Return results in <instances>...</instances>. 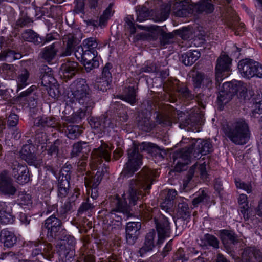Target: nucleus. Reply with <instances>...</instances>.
Returning <instances> with one entry per match:
<instances>
[{
    "label": "nucleus",
    "instance_id": "1",
    "mask_svg": "<svg viewBox=\"0 0 262 262\" xmlns=\"http://www.w3.org/2000/svg\"><path fill=\"white\" fill-rule=\"evenodd\" d=\"M157 176V170H154L146 166L144 167L137 176V178L130 181L128 191L123 195V199H120L117 196L114 198L112 205L115 207L110 212L111 216L115 214V212L128 214L130 207L135 205L136 202L143 196L142 191L139 189L142 188L144 191L150 189L154 178Z\"/></svg>",
    "mask_w": 262,
    "mask_h": 262
},
{
    "label": "nucleus",
    "instance_id": "2",
    "mask_svg": "<svg viewBox=\"0 0 262 262\" xmlns=\"http://www.w3.org/2000/svg\"><path fill=\"white\" fill-rule=\"evenodd\" d=\"M73 102L78 103L83 109H79L68 117L67 121L72 123H79L86 116V110L92 108L95 104L91 91L84 79H78L71 85Z\"/></svg>",
    "mask_w": 262,
    "mask_h": 262
},
{
    "label": "nucleus",
    "instance_id": "3",
    "mask_svg": "<svg viewBox=\"0 0 262 262\" xmlns=\"http://www.w3.org/2000/svg\"><path fill=\"white\" fill-rule=\"evenodd\" d=\"M192 141L190 147L183 148L173 154L172 158L176 171L183 170L185 166L190 162L191 157L199 159L212 151V145L210 141L200 139H193Z\"/></svg>",
    "mask_w": 262,
    "mask_h": 262
},
{
    "label": "nucleus",
    "instance_id": "4",
    "mask_svg": "<svg viewBox=\"0 0 262 262\" xmlns=\"http://www.w3.org/2000/svg\"><path fill=\"white\" fill-rule=\"evenodd\" d=\"M191 0L176 2L172 6L176 14L186 17L189 14L211 13L214 9L211 0H201L196 4H191Z\"/></svg>",
    "mask_w": 262,
    "mask_h": 262
},
{
    "label": "nucleus",
    "instance_id": "5",
    "mask_svg": "<svg viewBox=\"0 0 262 262\" xmlns=\"http://www.w3.org/2000/svg\"><path fill=\"white\" fill-rule=\"evenodd\" d=\"M223 129L226 136L235 144H246L250 139L249 126L242 119L228 123L224 126Z\"/></svg>",
    "mask_w": 262,
    "mask_h": 262
},
{
    "label": "nucleus",
    "instance_id": "6",
    "mask_svg": "<svg viewBox=\"0 0 262 262\" xmlns=\"http://www.w3.org/2000/svg\"><path fill=\"white\" fill-rule=\"evenodd\" d=\"M137 146L134 145L127 150V161L124 166L121 173L123 177H129L135 173L142 166L143 156L140 153Z\"/></svg>",
    "mask_w": 262,
    "mask_h": 262
},
{
    "label": "nucleus",
    "instance_id": "7",
    "mask_svg": "<svg viewBox=\"0 0 262 262\" xmlns=\"http://www.w3.org/2000/svg\"><path fill=\"white\" fill-rule=\"evenodd\" d=\"M44 227L47 230V238L52 242L55 239L62 240L66 230L63 228L61 220L57 214H51L45 221Z\"/></svg>",
    "mask_w": 262,
    "mask_h": 262
},
{
    "label": "nucleus",
    "instance_id": "8",
    "mask_svg": "<svg viewBox=\"0 0 262 262\" xmlns=\"http://www.w3.org/2000/svg\"><path fill=\"white\" fill-rule=\"evenodd\" d=\"M77 59L83 63L86 71L89 72L99 66V61L96 59L97 51L84 49L82 46H78L74 53Z\"/></svg>",
    "mask_w": 262,
    "mask_h": 262
},
{
    "label": "nucleus",
    "instance_id": "9",
    "mask_svg": "<svg viewBox=\"0 0 262 262\" xmlns=\"http://www.w3.org/2000/svg\"><path fill=\"white\" fill-rule=\"evenodd\" d=\"M238 70L242 76L250 78L254 76L262 78V65L252 59H245L238 64Z\"/></svg>",
    "mask_w": 262,
    "mask_h": 262
},
{
    "label": "nucleus",
    "instance_id": "10",
    "mask_svg": "<svg viewBox=\"0 0 262 262\" xmlns=\"http://www.w3.org/2000/svg\"><path fill=\"white\" fill-rule=\"evenodd\" d=\"M17 189L13 179L6 171L0 173V194L11 197L14 195Z\"/></svg>",
    "mask_w": 262,
    "mask_h": 262
},
{
    "label": "nucleus",
    "instance_id": "11",
    "mask_svg": "<svg viewBox=\"0 0 262 262\" xmlns=\"http://www.w3.org/2000/svg\"><path fill=\"white\" fill-rule=\"evenodd\" d=\"M157 29V32L160 33L159 43L161 47H165L172 43L176 35L180 36L183 39H187L189 38V31L186 29L177 30L169 33L165 32L162 28H158Z\"/></svg>",
    "mask_w": 262,
    "mask_h": 262
},
{
    "label": "nucleus",
    "instance_id": "12",
    "mask_svg": "<svg viewBox=\"0 0 262 262\" xmlns=\"http://www.w3.org/2000/svg\"><path fill=\"white\" fill-rule=\"evenodd\" d=\"M199 174L201 178L204 180H207L208 174L207 172L206 164L205 162L203 163H196L190 168L188 174L185 179L183 180V189L185 191L189 189L188 184L195 174L198 176Z\"/></svg>",
    "mask_w": 262,
    "mask_h": 262
},
{
    "label": "nucleus",
    "instance_id": "13",
    "mask_svg": "<svg viewBox=\"0 0 262 262\" xmlns=\"http://www.w3.org/2000/svg\"><path fill=\"white\" fill-rule=\"evenodd\" d=\"M156 229L158 235L157 244L163 243L164 238L169 237L170 233L169 223L167 217L161 215L158 218H155Z\"/></svg>",
    "mask_w": 262,
    "mask_h": 262
},
{
    "label": "nucleus",
    "instance_id": "14",
    "mask_svg": "<svg viewBox=\"0 0 262 262\" xmlns=\"http://www.w3.org/2000/svg\"><path fill=\"white\" fill-rule=\"evenodd\" d=\"M231 64V59L225 54H222L216 61L215 67L216 81L219 83L222 81L224 77L227 76L225 74V72L229 71Z\"/></svg>",
    "mask_w": 262,
    "mask_h": 262
},
{
    "label": "nucleus",
    "instance_id": "15",
    "mask_svg": "<svg viewBox=\"0 0 262 262\" xmlns=\"http://www.w3.org/2000/svg\"><path fill=\"white\" fill-rule=\"evenodd\" d=\"M111 149L106 144H102L98 148L94 149L91 154L93 162L95 164H100L102 159L108 162L111 159Z\"/></svg>",
    "mask_w": 262,
    "mask_h": 262
},
{
    "label": "nucleus",
    "instance_id": "16",
    "mask_svg": "<svg viewBox=\"0 0 262 262\" xmlns=\"http://www.w3.org/2000/svg\"><path fill=\"white\" fill-rule=\"evenodd\" d=\"M105 171L103 169L94 172H87L84 177V183L86 187L97 188L100 184L105 172H107L106 168Z\"/></svg>",
    "mask_w": 262,
    "mask_h": 262
},
{
    "label": "nucleus",
    "instance_id": "17",
    "mask_svg": "<svg viewBox=\"0 0 262 262\" xmlns=\"http://www.w3.org/2000/svg\"><path fill=\"white\" fill-rule=\"evenodd\" d=\"M12 172L17 183L20 184H26L30 180L29 171L26 166L16 163L13 165Z\"/></svg>",
    "mask_w": 262,
    "mask_h": 262
},
{
    "label": "nucleus",
    "instance_id": "18",
    "mask_svg": "<svg viewBox=\"0 0 262 262\" xmlns=\"http://www.w3.org/2000/svg\"><path fill=\"white\" fill-rule=\"evenodd\" d=\"M78 71V63L74 61H67L63 63L60 69L61 77L69 79L74 76Z\"/></svg>",
    "mask_w": 262,
    "mask_h": 262
},
{
    "label": "nucleus",
    "instance_id": "19",
    "mask_svg": "<svg viewBox=\"0 0 262 262\" xmlns=\"http://www.w3.org/2000/svg\"><path fill=\"white\" fill-rule=\"evenodd\" d=\"M156 236V233L154 230L150 231L146 234L143 245L139 250L141 256H143L146 253L151 251L155 248Z\"/></svg>",
    "mask_w": 262,
    "mask_h": 262
},
{
    "label": "nucleus",
    "instance_id": "20",
    "mask_svg": "<svg viewBox=\"0 0 262 262\" xmlns=\"http://www.w3.org/2000/svg\"><path fill=\"white\" fill-rule=\"evenodd\" d=\"M33 148L34 147L31 145L26 144L23 146L20 151L21 158L30 165H36L38 164L36 157L34 152L32 151Z\"/></svg>",
    "mask_w": 262,
    "mask_h": 262
},
{
    "label": "nucleus",
    "instance_id": "21",
    "mask_svg": "<svg viewBox=\"0 0 262 262\" xmlns=\"http://www.w3.org/2000/svg\"><path fill=\"white\" fill-rule=\"evenodd\" d=\"M0 241L5 247L11 248L16 245L17 238L13 232L5 229L0 232Z\"/></svg>",
    "mask_w": 262,
    "mask_h": 262
},
{
    "label": "nucleus",
    "instance_id": "22",
    "mask_svg": "<svg viewBox=\"0 0 262 262\" xmlns=\"http://www.w3.org/2000/svg\"><path fill=\"white\" fill-rule=\"evenodd\" d=\"M11 211L5 202L0 201V223L2 224L7 225L13 222L14 216Z\"/></svg>",
    "mask_w": 262,
    "mask_h": 262
},
{
    "label": "nucleus",
    "instance_id": "23",
    "mask_svg": "<svg viewBox=\"0 0 262 262\" xmlns=\"http://www.w3.org/2000/svg\"><path fill=\"white\" fill-rule=\"evenodd\" d=\"M58 44L57 42H54L43 48L39 54L40 57L47 62H50L57 54L58 50L56 47Z\"/></svg>",
    "mask_w": 262,
    "mask_h": 262
},
{
    "label": "nucleus",
    "instance_id": "24",
    "mask_svg": "<svg viewBox=\"0 0 262 262\" xmlns=\"http://www.w3.org/2000/svg\"><path fill=\"white\" fill-rule=\"evenodd\" d=\"M262 256L258 251L249 248L244 250L242 254V262H261Z\"/></svg>",
    "mask_w": 262,
    "mask_h": 262
},
{
    "label": "nucleus",
    "instance_id": "25",
    "mask_svg": "<svg viewBox=\"0 0 262 262\" xmlns=\"http://www.w3.org/2000/svg\"><path fill=\"white\" fill-rule=\"evenodd\" d=\"M69 177L60 175L58 183V195L61 198H66L69 191Z\"/></svg>",
    "mask_w": 262,
    "mask_h": 262
},
{
    "label": "nucleus",
    "instance_id": "26",
    "mask_svg": "<svg viewBox=\"0 0 262 262\" xmlns=\"http://www.w3.org/2000/svg\"><path fill=\"white\" fill-rule=\"evenodd\" d=\"M225 88L229 89L233 96L239 93L241 96L244 94L247 91L245 84L241 81H232L225 82Z\"/></svg>",
    "mask_w": 262,
    "mask_h": 262
},
{
    "label": "nucleus",
    "instance_id": "27",
    "mask_svg": "<svg viewBox=\"0 0 262 262\" xmlns=\"http://www.w3.org/2000/svg\"><path fill=\"white\" fill-rule=\"evenodd\" d=\"M200 53L196 51H189L181 55L180 60L185 66L192 65L200 57Z\"/></svg>",
    "mask_w": 262,
    "mask_h": 262
},
{
    "label": "nucleus",
    "instance_id": "28",
    "mask_svg": "<svg viewBox=\"0 0 262 262\" xmlns=\"http://www.w3.org/2000/svg\"><path fill=\"white\" fill-rule=\"evenodd\" d=\"M233 96L230 88L226 89L225 83H224L222 89L219 92L217 99V103L220 105V109L222 110L221 106L228 103L232 99Z\"/></svg>",
    "mask_w": 262,
    "mask_h": 262
},
{
    "label": "nucleus",
    "instance_id": "29",
    "mask_svg": "<svg viewBox=\"0 0 262 262\" xmlns=\"http://www.w3.org/2000/svg\"><path fill=\"white\" fill-rule=\"evenodd\" d=\"M21 37L24 41L33 42L36 45H39L42 42L39 35L31 29L24 31L21 34Z\"/></svg>",
    "mask_w": 262,
    "mask_h": 262
},
{
    "label": "nucleus",
    "instance_id": "30",
    "mask_svg": "<svg viewBox=\"0 0 262 262\" xmlns=\"http://www.w3.org/2000/svg\"><path fill=\"white\" fill-rule=\"evenodd\" d=\"M90 151L91 148L88 143L79 141L73 144L71 155L72 157H75L78 156L80 153L88 154Z\"/></svg>",
    "mask_w": 262,
    "mask_h": 262
},
{
    "label": "nucleus",
    "instance_id": "31",
    "mask_svg": "<svg viewBox=\"0 0 262 262\" xmlns=\"http://www.w3.org/2000/svg\"><path fill=\"white\" fill-rule=\"evenodd\" d=\"M136 92L134 87L129 86L124 89L123 94L121 96L120 98L128 103L133 104L136 102Z\"/></svg>",
    "mask_w": 262,
    "mask_h": 262
},
{
    "label": "nucleus",
    "instance_id": "32",
    "mask_svg": "<svg viewBox=\"0 0 262 262\" xmlns=\"http://www.w3.org/2000/svg\"><path fill=\"white\" fill-rule=\"evenodd\" d=\"M34 125L38 127H55L56 123L54 119L51 117H37L34 120Z\"/></svg>",
    "mask_w": 262,
    "mask_h": 262
},
{
    "label": "nucleus",
    "instance_id": "33",
    "mask_svg": "<svg viewBox=\"0 0 262 262\" xmlns=\"http://www.w3.org/2000/svg\"><path fill=\"white\" fill-rule=\"evenodd\" d=\"M178 210L180 215L182 217H185L190 214L188 205L184 198H180L178 200Z\"/></svg>",
    "mask_w": 262,
    "mask_h": 262
},
{
    "label": "nucleus",
    "instance_id": "34",
    "mask_svg": "<svg viewBox=\"0 0 262 262\" xmlns=\"http://www.w3.org/2000/svg\"><path fill=\"white\" fill-rule=\"evenodd\" d=\"M136 145L140 151H146L149 154L156 155L160 151L159 148L156 145L151 143L143 142L141 144Z\"/></svg>",
    "mask_w": 262,
    "mask_h": 262
},
{
    "label": "nucleus",
    "instance_id": "35",
    "mask_svg": "<svg viewBox=\"0 0 262 262\" xmlns=\"http://www.w3.org/2000/svg\"><path fill=\"white\" fill-rule=\"evenodd\" d=\"M112 80L100 76L97 78L94 87L96 90L105 91L107 90Z\"/></svg>",
    "mask_w": 262,
    "mask_h": 262
},
{
    "label": "nucleus",
    "instance_id": "36",
    "mask_svg": "<svg viewBox=\"0 0 262 262\" xmlns=\"http://www.w3.org/2000/svg\"><path fill=\"white\" fill-rule=\"evenodd\" d=\"M1 69L7 79L13 78L16 75V68L13 64L4 63L1 67Z\"/></svg>",
    "mask_w": 262,
    "mask_h": 262
},
{
    "label": "nucleus",
    "instance_id": "37",
    "mask_svg": "<svg viewBox=\"0 0 262 262\" xmlns=\"http://www.w3.org/2000/svg\"><path fill=\"white\" fill-rule=\"evenodd\" d=\"M210 200V196L208 191L202 190L199 194L192 201V204L194 207L198 206L201 203H206Z\"/></svg>",
    "mask_w": 262,
    "mask_h": 262
},
{
    "label": "nucleus",
    "instance_id": "38",
    "mask_svg": "<svg viewBox=\"0 0 262 262\" xmlns=\"http://www.w3.org/2000/svg\"><path fill=\"white\" fill-rule=\"evenodd\" d=\"M202 244L201 245L202 246H206L207 245H209L214 248H219V242L217 238L212 235L209 234L204 235V237L202 239Z\"/></svg>",
    "mask_w": 262,
    "mask_h": 262
},
{
    "label": "nucleus",
    "instance_id": "39",
    "mask_svg": "<svg viewBox=\"0 0 262 262\" xmlns=\"http://www.w3.org/2000/svg\"><path fill=\"white\" fill-rule=\"evenodd\" d=\"M67 136L71 139L77 138L82 133V130L78 125H70L67 127Z\"/></svg>",
    "mask_w": 262,
    "mask_h": 262
},
{
    "label": "nucleus",
    "instance_id": "40",
    "mask_svg": "<svg viewBox=\"0 0 262 262\" xmlns=\"http://www.w3.org/2000/svg\"><path fill=\"white\" fill-rule=\"evenodd\" d=\"M29 76V73L27 70L25 69L21 71L17 79V86L19 90L23 89L28 84Z\"/></svg>",
    "mask_w": 262,
    "mask_h": 262
},
{
    "label": "nucleus",
    "instance_id": "41",
    "mask_svg": "<svg viewBox=\"0 0 262 262\" xmlns=\"http://www.w3.org/2000/svg\"><path fill=\"white\" fill-rule=\"evenodd\" d=\"M48 71H45L41 75V84L45 86H48L51 84H54L55 79L52 75L51 71L47 68Z\"/></svg>",
    "mask_w": 262,
    "mask_h": 262
},
{
    "label": "nucleus",
    "instance_id": "42",
    "mask_svg": "<svg viewBox=\"0 0 262 262\" xmlns=\"http://www.w3.org/2000/svg\"><path fill=\"white\" fill-rule=\"evenodd\" d=\"M137 12V21H142L146 19L149 16L150 12L146 6H139L136 11Z\"/></svg>",
    "mask_w": 262,
    "mask_h": 262
},
{
    "label": "nucleus",
    "instance_id": "43",
    "mask_svg": "<svg viewBox=\"0 0 262 262\" xmlns=\"http://www.w3.org/2000/svg\"><path fill=\"white\" fill-rule=\"evenodd\" d=\"M83 47L84 49L87 50L96 51L98 47V42L96 38L94 37H90L84 39L83 41Z\"/></svg>",
    "mask_w": 262,
    "mask_h": 262
},
{
    "label": "nucleus",
    "instance_id": "44",
    "mask_svg": "<svg viewBox=\"0 0 262 262\" xmlns=\"http://www.w3.org/2000/svg\"><path fill=\"white\" fill-rule=\"evenodd\" d=\"M177 91L179 95L186 100H192L194 98V94L186 86H180L178 87Z\"/></svg>",
    "mask_w": 262,
    "mask_h": 262
},
{
    "label": "nucleus",
    "instance_id": "45",
    "mask_svg": "<svg viewBox=\"0 0 262 262\" xmlns=\"http://www.w3.org/2000/svg\"><path fill=\"white\" fill-rule=\"evenodd\" d=\"M205 74L198 71L193 70L191 72V77L193 84L195 88H200L202 86V80Z\"/></svg>",
    "mask_w": 262,
    "mask_h": 262
},
{
    "label": "nucleus",
    "instance_id": "46",
    "mask_svg": "<svg viewBox=\"0 0 262 262\" xmlns=\"http://www.w3.org/2000/svg\"><path fill=\"white\" fill-rule=\"evenodd\" d=\"M156 122L163 127L171 126L172 122L170 117L163 114H158L156 117Z\"/></svg>",
    "mask_w": 262,
    "mask_h": 262
},
{
    "label": "nucleus",
    "instance_id": "47",
    "mask_svg": "<svg viewBox=\"0 0 262 262\" xmlns=\"http://www.w3.org/2000/svg\"><path fill=\"white\" fill-rule=\"evenodd\" d=\"M21 57L18 53H16L14 51L10 50L4 51L0 53V60H4L6 58H10L12 60L19 59Z\"/></svg>",
    "mask_w": 262,
    "mask_h": 262
},
{
    "label": "nucleus",
    "instance_id": "48",
    "mask_svg": "<svg viewBox=\"0 0 262 262\" xmlns=\"http://www.w3.org/2000/svg\"><path fill=\"white\" fill-rule=\"evenodd\" d=\"M141 227V224L139 222H130L126 226V232L139 234V230Z\"/></svg>",
    "mask_w": 262,
    "mask_h": 262
},
{
    "label": "nucleus",
    "instance_id": "49",
    "mask_svg": "<svg viewBox=\"0 0 262 262\" xmlns=\"http://www.w3.org/2000/svg\"><path fill=\"white\" fill-rule=\"evenodd\" d=\"M111 5L103 12L102 15L101 16L99 19V25L101 26H105L108 19L112 15Z\"/></svg>",
    "mask_w": 262,
    "mask_h": 262
},
{
    "label": "nucleus",
    "instance_id": "50",
    "mask_svg": "<svg viewBox=\"0 0 262 262\" xmlns=\"http://www.w3.org/2000/svg\"><path fill=\"white\" fill-rule=\"evenodd\" d=\"M33 20L27 16H21L16 22L15 28L27 27Z\"/></svg>",
    "mask_w": 262,
    "mask_h": 262
},
{
    "label": "nucleus",
    "instance_id": "51",
    "mask_svg": "<svg viewBox=\"0 0 262 262\" xmlns=\"http://www.w3.org/2000/svg\"><path fill=\"white\" fill-rule=\"evenodd\" d=\"M158 28H161L157 25H151L147 27V31L148 32V35L149 39L155 40L158 38L159 36H160V33H158V31H157Z\"/></svg>",
    "mask_w": 262,
    "mask_h": 262
},
{
    "label": "nucleus",
    "instance_id": "52",
    "mask_svg": "<svg viewBox=\"0 0 262 262\" xmlns=\"http://www.w3.org/2000/svg\"><path fill=\"white\" fill-rule=\"evenodd\" d=\"M44 244V248L42 249V255L47 258L50 259L53 255V247L51 244L47 243H43Z\"/></svg>",
    "mask_w": 262,
    "mask_h": 262
},
{
    "label": "nucleus",
    "instance_id": "53",
    "mask_svg": "<svg viewBox=\"0 0 262 262\" xmlns=\"http://www.w3.org/2000/svg\"><path fill=\"white\" fill-rule=\"evenodd\" d=\"M134 21L133 17L131 15L128 16L125 18V27L132 34H134L136 32V28L134 24Z\"/></svg>",
    "mask_w": 262,
    "mask_h": 262
},
{
    "label": "nucleus",
    "instance_id": "54",
    "mask_svg": "<svg viewBox=\"0 0 262 262\" xmlns=\"http://www.w3.org/2000/svg\"><path fill=\"white\" fill-rule=\"evenodd\" d=\"M59 141L56 140L53 144L48 145L47 147L46 150L49 155L52 156L57 155L58 152V146Z\"/></svg>",
    "mask_w": 262,
    "mask_h": 262
},
{
    "label": "nucleus",
    "instance_id": "55",
    "mask_svg": "<svg viewBox=\"0 0 262 262\" xmlns=\"http://www.w3.org/2000/svg\"><path fill=\"white\" fill-rule=\"evenodd\" d=\"M33 244L35 248L32 250V255L36 256L40 254L42 255V251L45 247L43 243L41 242H34Z\"/></svg>",
    "mask_w": 262,
    "mask_h": 262
},
{
    "label": "nucleus",
    "instance_id": "56",
    "mask_svg": "<svg viewBox=\"0 0 262 262\" xmlns=\"http://www.w3.org/2000/svg\"><path fill=\"white\" fill-rule=\"evenodd\" d=\"M227 239L230 241L231 243L235 244L237 242V236L235 234L229 231H224L223 234V240Z\"/></svg>",
    "mask_w": 262,
    "mask_h": 262
},
{
    "label": "nucleus",
    "instance_id": "57",
    "mask_svg": "<svg viewBox=\"0 0 262 262\" xmlns=\"http://www.w3.org/2000/svg\"><path fill=\"white\" fill-rule=\"evenodd\" d=\"M18 116L14 113H11L8 118L7 123L9 126H16L18 123Z\"/></svg>",
    "mask_w": 262,
    "mask_h": 262
},
{
    "label": "nucleus",
    "instance_id": "58",
    "mask_svg": "<svg viewBox=\"0 0 262 262\" xmlns=\"http://www.w3.org/2000/svg\"><path fill=\"white\" fill-rule=\"evenodd\" d=\"M112 68V65L110 63H107L103 69L102 74L100 76L112 80V74L110 70Z\"/></svg>",
    "mask_w": 262,
    "mask_h": 262
},
{
    "label": "nucleus",
    "instance_id": "59",
    "mask_svg": "<svg viewBox=\"0 0 262 262\" xmlns=\"http://www.w3.org/2000/svg\"><path fill=\"white\" fill-rule=\"evenodd\" d=\"M139 234L126 232V240L128 244L134 245L138 238Z\"/></svg>",
    "mask_w": 262,
    "mask_h": 262
},
{
    "label": "nucleus",
    "instance_id": "60",
    "mask_svg": "<svg viewBox=\"0 0 262 262\" xmlns=\"http://www.w3.org/2000/svg\"><path fill=\"white\" fill-rule=\"evenodd\" d=\"M18 201L21 205H28L32 203L31 196L29 194H21L19 195Z\"/></svg>",
    "mask_w": 262,
    "mask_h": 262
},
{
    "label": "nucleus",
    "instance_id": "61",
    "mask_svg": "<svg viewBox=\"0 0 262 262\" xmlns=\"http://www.w3.org/2000/svg\"><path fill=\"white\" fill-rule=\"evenodd\" d=\"M235 184L237 188L243 189L248 193L252 192V186L250 183L246 184L239 180H235Z\"/></svg>",
    "mask_w": 262,
    "mask_h": 262
},
{
    "label": "nucleus",
    "instance_id": "62",
    "mask_svg": "<svg viewBox=\"0 0 262 262\" xmlns=\"http://www.w3.org/2000/svg\"><path fill=\"white\" fill-rule=\"evenodd\" d=\"M64 42H66V45H69L72 47L74 48L77 43L76 38L73 34H69L64 38Z\"/></svg>",
    "mask_w": 262,
    "mask_h": 262
},
{
    "label": "nucleus",
    "instance_id": "63",
    "mask_svg": "<svg viewBox=\"0 0 262 262\" xmlns=\"http://www.w3.org/2000/svg\"><path fill=\"white\" fill-rule=\"evenodd\" d=\"M173 259L175 261L179 260H187V259L185 257L184 250L182 248H179L173 256Z\"/></svg>",
    "mask_w": 262,
    "mask_h": 262
},
{
    "label": "nucleus",
    "instance_id": "64",
    "mask_svg": "<svg viewBox=\"0 0 262 262\" xmlns=\"http://www.w3.org/2000/svg\"><path fill=\"white\" fill-rule=\"evenodd\" d=\"M94 206L89 202V199H88L86 201L83 203L79 208L78 211L82 212L86 211L89 209H92Z\"/></svg>",
    "mask_w": 262,
    "mask_h": 262
}]
</instances>
